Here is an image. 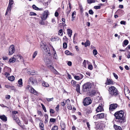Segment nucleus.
I'll return each mask as SVG.
<instances>
[{"mask_svg":"<svg viewBox=\"0 0 130 130\" xmlns=\"http://www.w3.org/2000/svg\"><path fill=\"white\" fill-rule=\"evenodd\" d=\"M124 91L125 95L130 100V91L129 90L127 89V90H126L124 89Z\"/></svg>","mask_w":130,"mask_h":130,"instance_id":"nucleus-12","label":"nucleus"},{"mask_svg":"<svg viewBox=\"0 0 130 130\" xmlns=\"http://www.w3.org/2000/svg\"><path fill=\"white\" fill-rule=\"evenodd\" d=\"M44 20H42L39 22V23L42 25H47V21H43Z\"/></svg>","mask_w":130,"mask_h":130,"instance_id":"nucleus-23","label":"nucleus"},{"mask_svg":"<svg viewBox=\"0 0 130 130\" xmlns=\"http://www.w3.org/2000/svg\"><path fill=\"white\" fill-rule=\"evenodd\" d=\"M39 126L41 130H44L43 129L44 124L42 122H40Z\"/></svg>","mask_w":130,"mask_h":130,"instance_id":"nucleus-25","label":"nucleus"},{"mask_svg":"<svg viewBox=\"0 0 130 130\" xmlns=\"http://www.w3.org/2000/svg\"><path fill=\"white\" fill-rule=\"evenodd\" d=\"M15 59L14 58H10L9 60V61L11 62V63H13L15 62Z\"/></svg>","mask_w":130,"mask_h":130,"instance_id":"nucleus-33","label":"nucleus"},{"mask_svg":"<svg viewBox=\"0 0 130 130\" xmlns=\"http://www.w3.org/2000/svg\"><path fill=\"white\" fill-rule=\"evenodd\" d=\"M15 51L14 46L13 45H11L9 48V55H11Z\"/></svg>","mask_w":130,"mask_h":130,"instance_id":"nucleus-9","label":"nucleus"},{"mask_svg":"<svg viewBox=\"0 0 130 130\" xmlns=\"http://www.w3.org/2000/svg\"><path fill=\"white\" fill-rule=\"evenodd\" d=\"M46 99L48 101L50 102V101H52L53 100L54 98H50V99L46 98Z\"/></svg>","mask_w":130,"mask_h":130,"instance_id":"nucleus-59","label":"nucleus"},{"mask_svg":"<svg viewBox=\"0 0 130 130\" xmlns=\"http://www.w3.org/2000/svg\"><path fill=\"white\" fill-rule=\"evenodd\" d=\"M108 91L109 93L112 96H116L118 94L117 90L114 86H111L109 88Z\"/></svg>","mask_w":130,"mask_h":130,"instance_id":"nucleus-2","label":"nucleus"},{"mask_svg":"<svg viewBox=\"0 0 130 130\" xmlns=\"http://www.w3.org/2000/svg\"><path fill=\"white\" fill-rule=\"evenodd\" d=\"M58 128L57 126H55L53 127L52 129V130H57Z\"/></svg>","mask_w":130,"mask_h":130,"instance_id":"nucleus-43","label":"nucleus"},{"mask_svg":"<svg viewBox=\"0 0 130 130\" xmlns=\"http://www.w3.org/2000/svg\"><path fill=\"white\" fill-rule=\"evenodd\" d=\"M60 126L61 128V130H65L66 126L64 123L61 122L60 123Z\"/></svg>","mask_w":130,"mask_h":130,"instance_id":"nucleus-18","label":"nucleus"},{"mask_svg":"<svg viewBox=\"0 0 130 130\" xmlns=\"http://www.w3.org/2000/svg\"><path fill=\"white\" fill-rule=\"evenodd\" d=\"M13 1L12 0H9V4L5 13V15H7L8 12H10L11 10V8L12 7V5L13 4Z\"/></svg>","mask_w":130,"mask_h":130,"instance_id":"nucleus-8","label":"nucleus"},{"mask_svg":"<svg viewBox=\"0 0 130 130\" xmlns=\"http://www.w3.org/2000/svg\"><path fill=\"white\" fill-rule=\"evenodd\" d=\"M124 112L122 110L118 111L116 112L114 114L115 119V120L116 122L123 123H124L125 120L124 117Z\"/></svg>","mask_w":130,"mask_h":130,"instance_id":"nucleus-1","label":"nucleus"},{"mask_svg":"<svg viewBox=\"0 0 130 130\" xmlns=\"http://www.w3.org/2000/svg\"><path fill=\"white\" fill-rule=\"evenodd\" d=\"M83 64L84 67L85 68H86V60H84V61L83 63Z\"/></svg>","mask_w":130,"mask_h":130,"instance_id":"nucleus-48","label":"nucleus"},{"mask_svg":"<svg viewBox=\"0 0 130 130\" xmlns=\"http://www.w3.org/2000/svg\"><path fill=\"white\" fill-rule=\"evenodd\" d=\"M57 38L55 37H52L51 38V40L52 41H54L56 40Z\"/></svg>","mask_w":130,"mask_h":130,"instance_id":"nucleus-47","label":"nucleus"},{"mask_svg":"<svg viewBox=\"0 0 130 130\" xmlns=\"http://www.w3.org/2000/svg\"><path fill=\"white\" fill-rule=\"evenodd\" d=\"M76 14V12L75 11H74L72 13V18L73 19L72 20V21H73V19H74L75 18V16H74V15H75Z\"/></svg>","mask_w":130,"mask_h":130,"instance_id":"nucleus-38","label":"nucleus"},{"mask_svg":"<svg viewBox=\"0 0 130 130\" xmlns=\"http://www.w3.org/2000/svg\"><path fill=\"white\" fill-rule=\"evenodd\" d=\"M74 78L76 80H80V78L78 76L75 75L74 76Z\"/></svg>","mask_w":130,"mask_h":130,"instance_id":"nucleus-51","label":"nucleus"},{"mask_svg":"<svg viewBox=\"0 0 130 130\" xmlns=\"http://www.w3.org/2000/svg\"><path fill=\"white\" fill-rule=\"evenodd\" d=\"M104 117V114L103 113H101L100 114H97L96 116V118L98 119L103 118Z\"/></svg>","mask_w":130,"mask_h":130,"instance_id":"nucleus-15","label":"nucleus"},{"mask_svg":"<svg viewBox=\"0 0 130 130\" xmlns=\"http://www.w3.org/2000/svg\"><path fill=\"white\" fill-rule=\"evenodd\" d=\"M65 53L66 54L68 55H69L71 54V53L70 52H69L68 51H65Z\"/></svg>","mask_w":130,"mask_h":130,"instance_id":"nucleus-52","label":"nucleus"},{"mask_svg":"<svg viewBox=\"0 0 130 130\" xmlns=\"http://www.w3.org/2000/svg\"><path fill=\"white\" fill-rule=\"evenodd\" d=\"M45 61L46 62V64L48 65L50 64L51 61L49 59H47L45 60Z\"/></svg>","mask_w":130,"mask_h":130,"instance_id":"nucleus-36","label":"nucleus"},{"mask_svg":"<svg viewBox=\"0 0 130 130\" xmlns=\"http://www.w3.org/2000/svg\"><path fill=\"white\" fill-rule=\"evenodd\" d=\"M40 46L41 48L42 49L44 52H46L47 54H50L49 48L45 44H44L43 43H41Z\"/></svg>","mask_w":130,"mask_h":130,"instance_id":"nucleus-4","label":"nucleus"},{"mask_svg":"<svg viewBox=\"0 0 130 130\" xmlns=\"http://www.w3.org/2000/svg\"><path fill=\"white\" fill-rule=\"evenodd\" d=\"M68 105L67 107L68 109H69L70 110H71L72 109V106L70 104H69L68 105Z\"/></svg>","mask_w":130,"mask_h":130,"instance_id":"nucleus-57","label":"nucleus"},{"mask_svg":"<svg viewBox=\"0 0 130 130\" xmlns=\"http://www.w3.org/2000/svg\"><path fill=\"white\" fill-rule=\"evenodd\" d=\"M120 23L121 24L125 25L126 24V22L124 21H122L120 22Z\"/></svg>","mask_w":130,"mask_h":130,"instance_id":"nucleus-58","label":"nucleus"},{"mask_svg":"<svg viewBox=\"0 0 130 130\" xmlns=\"http://www.w3.org/2000/svg\"><path fill=\"white\" fill-rule=\"evenodd\" d=\"M41 105L42 107V108L44 110V111L45 112H46V108L44 105H43L42 104H41Z\"/></svg>","mask_w":130,"mask_h":130,"instance_id":"nucleus-40","label":"nucleus"},{"mask_svg":"<svg viewBox=\"0 0 130 130\" xmlns=\"http://www.w3.org/2000/svg\"><path fill=\"white\" fill-rule=\"evenodd\" d=\"M103 108L100 105L97 108L96 111L97 112L101 111Z\"/></svg>","mask_w":130,"mask_h":130,"instance_id":"nucleus-24","label":"nucleus"},{"mask_svg":"<svg viewBox=\"0 0 130 130\" xmlns=\"http://www.w3.org/2000/svg\"><path fill=\"white\" fill-rule=\"evenodd\" d=\"M42 85L44 87H48L49 86V85L46 82H44L42 83Z\"/></svg>","mask_w":130,"mask_h":130,"instance_id":"nucleus-29","label":"nucleus"},{"mask_svg":"<svg viewBox=\"0 0 130 130\" xmlns=\"http://www.w3.org/2000/svg\"><path fill=\"white\" fill-rule=\"evenodd\" d=\"M50 112L53 114L54 113V111L53 109H50Z\"/></svg>","mask_w":130,"mask_h":130,"instance_id":"nucleus-61","label":"nucleus"},{"mask_svg":"<svg viewBox=\"0 0 130 130\" xmlns=\"http://www.w3.org/2000/svg\"><path fill=\"white\" fill-rule=\"evenodd\" d=\"M79 9H80L81 12L82 13L84 10V9H83L82 6L81 5H79Z\"/></svg>","mask_w":130,"mask_h":130,"instance_id":"nucleus-44","label":"nucleus"},{"mask_svg":"<svg viewBox=\"0 0 130 130\" xmlns=\"http://www.w3.org/2000/svg\"><path fill=\"white\" fill-rule=\"evenodd\" d=\"M56 121L55 119L53 118H51L50 119V121L52 122H55Z\"/></svg>","mask_w":130,"mask_h":130,"instance_id":"nucleus-50","label":"nucleus"},{"mask_svg":"<svg viewBox=\"0 0 130 130\" xmlns=\"http://www.w3.org/2000/svg\"><path fill=\"white\" fill-rule=\"evenodd\" d=\"M71 83L73 86L75 87L76 86V82L74 80H72L71 81Z\"/></svg>","mask_w":130,"mask_h":130,"instance_id":"nucleus-30","label":"nucleus"},{"mask_svg":"<svg viewBox=\"0 0 130 130\" xmlns=\"http://www.w3.org/2000/svg\"><path fill=\"white\" fill-rule=\"evenodd\" d=\"M67 47V44L66 43H64L63 44V48H66Z\"/></svg>","mask_w":130,"mask_h":130,"instance_id":"nucleus-54","label":"nucleus"},{"mask_svg":"<svg viewBox=\"0 0 130 130\" xmlns=\"http://www.w3.org/2000/svg\"><path fill=\"white\" fill-rule=\"evenodd\" d=\"M97 53L98 52L96 50L94 49L93 50V54L95 56L97 54Z\"/></svg>","mask_w":130,"mask_h":130,"instance_id":"nucleus-41","label":"nucleus"},{"mask_svg":"<svg viewBox=\"0 0 130 130\" xmlns=\"http://www.w3.org/2000/svg\"><path fill=\"white\" fill-rule=\"evenodd\" d=\"M15 120L17 123L19 125H20L22 128H23V127L24 126V125H22V124H21V123L20 122V120L18 118H16V120Z\"/></svg>","mask_w":130,"mask_h":130,"instance_id":"nucleus-16","label":"nucleus"},{"mask_svg":"<svg viewBox=\"0 0 130 130\" xmlns=\"http://www.w3.org/2000/svg\"><path fill=\"white\" fill-rule=\"evenodd\" d=\"M36 82V80L32 77L30 78L29 79L28 83L30 85H33Z\"/></svg>","mask_w":130,"mask_h":130,"instance_id":"nucleus-13","label":"nucleus"},{"mask_svg":"<svg viewBox=\"0 0 130 130\" xmlns=\"http://www.w3.org/2000/svg\"><path fill=\"white\" fill-rule=\"evenodd\" d=\"M40 46L41 48L42 49L44 52H46L47 54H50L49 48L45 44H44L43 43H41Z\"/></svg>","mask_w":130,"mask_h":130,"instance_id":"nucleus-5","label":"nucleus"},{"mask_svg":"<svg viewBox=\"0 0 130 130\" xmlns=\"http://www.w3.org/2000/svg\"><path fill=\"white\" fill-rule=\"evenodd\" d=\"M27 88L29 90L30 93H33L35 95H37L38 94L37 92L31 86L28 85L27 86Z\"/></svg>","mask_w":130,"mask_h":130,"instance_id":"nucleus-10","label":"nucleus"},{"mask_svg":"<svg viewBox=\"0 0 130 130\" xmlns=\"http://www.w3.org/2000/svg\"><path fill=\"white\" fill-rule=\"evenodd\" d=\"M49 14V12L47 10L45 11L42 16L41 17V19L42 20H45L48 17V15Z\"/></svg>","mask_w":130,"mask_h":130,"instance_id":"nucleus-6","label":"nucleus"},{"mask_svg":"<svg viewBox=\"0 0 130 130\" xmlns=\"http://www.w3.org/2000/svg\"><path fill=\"white\" fill-rule=\"evenodd\" d=\"M128 52V53L127 55L126 56H127V57L129 59V58H130V52Z\"/></svg>","mask_w":130,"mask_h":130,"instance_id":"nucleus-62","label":"nucleus"},{"mask_svg":"<svg viewBox=\"0 0 130 130\" xmlns=\"http://www.w3.org/2000/svg\"><path fill=\"white\" fill-rule=\"evenodd\" d=\"M89 13L90 14H92L93 13V12L92 10H90L89 11Z\"/></svg>","mask_w":130,"mask_h":130,"instance_id":"nucleus-60","label":"nucleus"},{"mask_svg":"<svg viewBox=\"0 0 130 130\" xmlns=\"http://www.w3.org/2000/svg\"><path fill=\"white\" fill-rule=\"evenodd\" d=\"M67 34L69 37H71L72 33V31L70 29H67Z\"/></svg>","mask_w":130,"mask_h":130,"instance_id":"nucleus-21","label":"nucleus"},{"mask_svg":"<svg viewBox=\"0 0 130 130\" xmlns=\"http://www.w3.org/2000/svg\"><path fill=\"white\" fill-rule=\"evenodd\" d=\"M29 14L31 16H35L36 15H37L36 13L33 12H30Z\"/></svg>","mask_w":130,"mask_h":130,"instance_id":"nucleus-45","label":"nucleus"},{"mask_svg":"<svg viewBox=\"0 0 130 130\" xmlns=\"http://www.w3.org/2000/svg\"><path fill=\"white\" fill-rule=\"evenodd\" d=\"M63 34L62 30L60 29L59 31L58 35L60 36H62Z\"/></svg>","mask_w":130,"mask_h":130,"instance_id":"nucleus-46","label":"nucleus"},{"mask_svg":"<svg viewBox=\"0 0 130 130\" xmlns=\"http://www.w3.org/2000/svg\"><path fill=\"white\" fill-rule=\"evenodd\" d=\"M113 127L115 130H122L121 127L114 125Z\"/></svg>","mask_w":130,"mask_h":130,"instance_id":"nucleus-22","label":"nucleus"},{"mask_svg":"<svg viewBox=\"0 0 130 130\" xmlns=\"http://www.w3.org/2000/svg\"><path fill=\"white\" fill-rule=\"evenodd\" d=\"M0 118L4 121L6 122L7 121V117L5 115L0 116Z\"/></svg>","mask_w":130,"mask_h":130,"instance_id":"nucleus-20","label":"nucleus"},{"mask_svg":"<svg viewBox=\"0 0 130 130\" xmlns=\"http://www.w3.org/2000/svg\"><path fill=\"white\" fill-rule=\"evenodd\" d=\"M37 53L38 52L37 51H35L34 52L33 55V57L34 58L37 55Z\"/></svg>","mask_w":130,"mask_h":130,"instance_id":"nucleus-42","label":"nucleus"},{"mask_svg":"<svg viewBox=\"0 0 130 130\" xmlns=\"http://www.w3.org/2000/svg\"><path fill=\"white\" fill-rule=\"evenodd\" d=\"M128 43V41L127 40H125L124 41L123 43V46L124 47L125 46L127 45Z\"/></svg>","mask_w":130,"mask_h":130,"instance_id":"nucleus-26","label":"nucleus"},{"mask_svg":"<svg viewBox=\"0 0 130 130\" xmlns=\"http://www.w3.org/2000/svg\"><path fill=\"white\" fill-rule=\"evenodd\" d=\"M55 16L56 17H57L58 15V13L56 11V12L55 13Z\"/></svg>","mask_w":130,"mask_h":130,"instance_id":"nucleus-64","label":"nucleus"},{"mask_svg":"<svg viewBox=\"0 0 130 130\" xmlns=\"http://www.w3.org/2000/svg\"><path fill=\"white\" fill-rule=\"evenodd\" d=\"M94 8L96 9H100L101 8V7L100 6H95L94 7Z\"/></svg>","mask_w":130,"mask_h":130,"instance_id":"nucleus-56","label":"nucleus"},{"mask_svg":"<svg viewBox=\"0 0 130 130\" xmlns=\"http://www.w3.org/2000/svg\"><path fill=\"white\" fill-rule=\"evenodd\" d=\"M18 85L19 87H21L23 86L22 80L21 78L19 79L18 81Z\"/></svg>","mask_w":130,"mask_h":130,"instance_id":"nucleus-19","label":"nucleus"},{"mask_svg":"<svg viewBox=\"0 0 130 130\" xmlns=\"http://www.w3.org/2000/svg\"><path fill=\"white\" fill-rule=\"evenodd\" d=\"M92 85V84L90 83H87L83 85L82 90L85 92L90 90Z\"/></svg>","mask_w":130,"mask_h":130,"instance_id":"nucleus-3","label":"nucleus"},{"mask_svg":"<svg viewBox=\"0 0 130 130\" xmlns=\"http://www.w3.org/2000/svg\"><path fill=\"white\" fill-rule=\"evenodd\" d=\"M117 106V104H111L110 106L109 107V109L110 111H113V110L116 109Z\"/></svg>","mask_w":130,"mask_h":130,"instance_id":"nucleus-11","label":"nucleus"},{"mask_svg":"<svg viewBox=\"0 0 130 130\" xmlns=\"http://www.w3.org/2000/svg\"><path fill=\"white\" fill-rule=\"evenodd\" d=\"M107 85H111L113 84L114 82L111 79L107 78Z\"/></svg>","mask_w":130,"mask_h":130,"instance_id":"nucleus-17","label":"nucleus"},{"mask_svg":"<svg viewBox=\"0 0 130 130\" xmlns=\"http://www.w3.org/2000/svg\"><path fill=\"white\" fill-rule=\"evenodd\" d=\"M85 47H86L89 45L90 44V42L88 40H87L85 42Z\"/></svg>","mask_w":130,"mask_h":130,"instance_id":"nucleus-35","label":"nucleus"},{"mask_svg":"<svg viewBox=\"0 0 130 130\" xmlns=\"http://www.w3.org/2000/svg\"><path fill=\"white\" fill-rule=\"evenodd\" d=\"M88 68L90 70H92L93 69V67L92 65H89L88 66Z\"/></svg>","mask_w":130,"mask_h":130,"instance_id":"nucleus-49","label":"nucleus"},{"mask_svg":"<svg viewBox=\"0 0 130 130\" xmlns=\"http://www.w3.org/2000/svg\"><path fill=\"white\" fill-rule=\"evenodd\" d=\"M45 61L46 62V64L48 65L50 64L51 61L49 59H47L45 60Z\"/></svg>","mask_w":130,"mask_h":130,"instance_id":"nucleus-37","label":"nucleus"},{"mask_svg":"<svg viewBox=\"0 0 130 130\" xmlns=\"http://www.w3.org/2000/svg\"><path fill=\"white\" fill-rule=\"evenodd\" d=\"M44 116L45 117V121H44V123H47L48 121V116L47 114H45Z\"/></svg>","mask_w":130,"mask_h":130,"instance_id":"nucleus-27","label":"nucleus"},{"mask_svg":"<svg viewBox=\"0 0 130 130\" xmlns=\"http://www.w3.org/2000/svg\"><path fill=\"white\" fill-rule=\"evenodd\" d=\"M76 90L77 92H79L80 90V86L78 84H77L76 86Z\"/></svg>","mask_w":130,"mask_h":130,"instance_id":"nucleus-34","label":"nucleus"},{"mask_svg":"<svg viewBox=\"0 0 130 130\" xmlns=\"http://www.w3.org/2000/svg\"><path fill=\"white\" fill-rule=\"evenodd\" d=\"M87 2L88 3L91 4L95 3V1L94 0H87Z\"/></svg>","mask_w":130,"mask_h":130,"instance_id":"nucleus-39","label":"nucleus"},{"mask_svg":"<svg viewBox=\"0 0 130 130\" xmlns=\"http://www.w3.org/2000/svg\"><path fill=\"white\" fill-rule=\"evenodd\" d=\"M66 104H67V105H68L70 102V101L68 99L66 101Z\"/></svg>","mask_w":130,"mask_h":130,"instance_id":"nucleus-63","label":"nucleus"},{"mask_svg":"<svg viewBox=\"0 0 130 130\" xmlns=\"http://www.w3.org/2000/svg\"><path fill=\"white\" fill-rule=\"evenodd\" d=\"M96 93V92L95 90L92 91L91 92V95H92V96L94 95Z\"/></svg>","mask_w":130,"mask_h":130,"instance_id":"nucleus-55","label":"nucleus"},{"mask_svg":"<svg viewBox=\"0 0 130 130\" xmlns=\"http://www.w3.org/2000/svg\"><path fill=\"white\" fill-rule=\"evenodd\" d=\"M14 79L15 77L13 76H9L8 78V79L11 81H13L14 80Z\"/></svg>","mask_w":130,"mask_h":130,"instance_id":"nucleus-28","label":"nucleus"},{"mask_svg":"<svg viewBox=\"0 0 130 130\" xmlns=\"http://www.w3.org/2000/svg\"><path fill=\"white\" fill-rule=\"evenodd\" d=\"M105 125L103 123H101L99 126V128L101 129H103L105 127Z\"/></svg>","mask_w":130,"mask_h":130,"instance_id":"nucleus-32","label":"nucleus"},{"mask_svg":"<svg viewBox=\"0 0 130 130\" xmlns=\"http://www.w3.org/2000/svg\"><path fill=\"white\" fill-rule=\"evenodd\" d=\"M92 101L90 98H86L83 101V103L84 106H86L90 104Z\"/></svg>","mask_w":130,"mask_h":130,"instance_id":"nucleus-7","label":"nucleus"},{"mask_svg":"<svg viewBox=\"0 0 130 130\" xmlns=\"http://www.w3.org/2000/svg\"><path fill=\"white\" fill-rule=\"evenodd\" d=\"M32 8L36 10L43 11V9L42 8H39L35 5H33L32 6Z\"/></svg>","mask_w":130,"mask_h":130,"instance_id":"nucleus-14","label":"nucleus"},{"mask_svg":"<svg viewBox=\"0 0 130 130\" xmlns=\"http://www.w3.org/2000/svg\"><path fill=\"white\" fill-rule=\"evenodd\" d=\"M113 74L116 79H118V77L117 75L116 74L114 73H113Z\"/></svg>","mask_w":130,"mask_h":130,"instance_id":"nucleus-53","label":"nucleus"},{"mask_svg":"<svg viewBox=\"0 0 130 130\" xmlns=\"http://www.w3.org/2000/svg\"><path fill=\"white\" fill-rule=\"evenodd\" d=\"M53 57L54 59L56 60L58 59V58L57 56V55L56 54V53H53Z\"/></svg>","mask_w":130,"mask_h":130,"instance_id":"nucleus-31","label":"nucleus"}]
</instances>
